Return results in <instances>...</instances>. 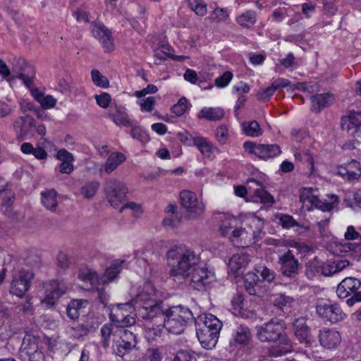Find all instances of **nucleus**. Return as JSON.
I'll list each match as a JSON object with an SVG mask.
<instances>
[{
    "mask_svg": "<svg viewBox=\"0 0 361 361\" xmlns=\"http://www.w3.org/2000/svg\"><path fill=\"white\" fill-rule=\"evenodd\" d=\"M170 274L183 279L189 278L190 286L197 290L214 281L213 271L201 263L200 257L194 250L180 244L173 246L166 254Z\"/></svg>",
    "mask_w": 361,
    "mask_h": 361,
    "instance_id": "1",
    "label": "nucleus"
},
{
    "mask_svg": "<svg viewBox=\"0 0 361 361\" xmlns=\"http://www.w3.org/2000/svg\"><path fill=\"white\" fill-rule=\"evenodd\" d=\"M285 330L286 324L278 319H271L257 327V336L261 342L274 343L269 348V356L281 357L293 351L292 343Z\"/></svg>",
    "mask_w": 361,
    "mask_h": 361,
    "instance_id": "2",
    "label": "nucleus"
},
{
    "mask_svg": "<svg viewBox=\"0 0 361 361\" xmlns=\"http://www.w3.org/2000/svg\"><path fill=\"white\" fill-rule=\"evenodd\" d=\"M192 319L193 314L188 307L182 305L168 307L159 302V320L166 332L180 334Z\"/></svg>",
    "mask_w": 361,
    "mask_h": 361,
    "instance_id": "3",
    "label": "nucleus"
},
{
    "mask_svg": "<svg viewBox=\"0 0 361 361\" xmlns=\"http://www.w3.org/2000/svg\"><path fill=\"white\" fill-rule=\"evenodd\" d=\"M247 190L245 187L238 185L235 188V194L240 197H244L249 194V201L261 203L270 207L274 203V197L269 193L264 188L263 181L255 178H250L247 180Z\"/></svg>",
    "mask_w": 361,
    "mask_h": 361,
    "instance_id": "4",
    "label": "nucleus"
},
{
    "mask_svg": "<svg viewBox=\"0 0 361 361\" xmlns=\"http://www.w3.org/2000/svg\"><path fill=\"white\" fill-rule=\"evenodd\" d=\"M158 295L156 285L151 281L145 283L137 294L136 300L143 303V309L146 315L143 319H149L157 317L158 313Z\"/></svg>",
    "mask_w": 361,
    "mask_h": 361,
    "instance_id": "5",
    "label": "nucleus"
},
{
    "mask_svg": "<svg viewBox=\"0 0 361 361\" xmlns=\"http://www.w3.org/2000/svg\"><path fill=\"white\" fill-rule=\"evenodd\" d=\"M123 263L122 260L115 261L109 268H107L102 278H99L97 274L90 269H81L79 272V279L84 282L89 283L90 286H96L100 284H104L114 279L121 270V265Z\"/></svg>",
    "mask_w": 361,
    "mask_h": 361,
    "instance_id": "6",
    "label": "nucleus"
},
{
    "mask_svg": "<svg viewBox=\"0 0 361 361\" xmlns=\"http://www.w3.org/2000/svg\"><path fill=\"white\" fill-rule=\"evenodd\" d=\"M361 282L353 277L345 278L337 286L336 293L340 298H348L346 303L348 306L354 305L355 302H361V291H357L360 288Z\"/></svg>",
    "mask_w": 361,
    "mask_h": 361,
    "instance_id": "7",
    "label": "nucleus"
},
{
    "mask_svg": "<svg viewBox=\"0 0 361 361\" xmlns=\"http://www.w3.org/2000/svg\"><path fill=\"white\" fill-rule=\"evenodd\" d=\"M128 189L126 185L115 178L106 180L104 183V192L109 204L118 208L125 200Z\"/></svg>",
    "mask_w": 361,
    "mask_h": 361,
    "instance_id": "8",
    "label": "nucleus"
},
{
    "mask_svg": "<svg viewBox=\"0 0 361 361\" xmlns=\"http://www.w3.org/2000/svg\"><path fill=\"white\" fill-rule=\"evenodd\" d=\"M181 206L186 210L190 217H200L205 210V205L197 195L188 190H183L179 195Z\"/></svg>",
    "mask_w": 361,
    "mask_h": 361,
    "instance_id": "9",
    "label": "nucleus"
},
{
    "mask_svg": "<svg viewBox=\"0 0 361 361\" xmlns=\"http://www.w3.org/2000/svg\"><path fill=\"white\" fill-rule=\"evenodd\" d=\"M133 310V307L129 302L116 305L109 314L111 323L121 327L133 325L135 323V319L130 315Z\"/></svg>",
    "mask_w": 361,
    "mask_h": 361,
    "instance_id": "10",
    "label": "nucleus"
},
{
    "mask_svg": "<svg viewBox=\"0 0 361 361\" xmlns=\"http://www.w3.org/2000/svg\"><path fill=\"white\" fill-rule=\"evenodd\" d=\"M243 147L248 153L263 160L273 159L281 153L280 147L276 144H256L252 141H246L243 144Z\"/></svg>",
    "mask_w": 361,
    "mask_h": 361,
    "instance_id": "11",
    "label": "nucleus"
},
{
    "mask_svg": "<svg viewBox=\"0 0 361 361\" xmlns=\"http://www.w3.org/2000/svg\"><path fill=\"white\" fill-rule=\"evenodd\" d=\"M11 72V75L9 79H20L27 87H30L32 84L35 75V71L34 68L23 59L14 60Z\"/></svg>",
    "mask_w": 361,
    "mask_h": 361,
    "instance_id": "12",
    "label": "nucleus"
},
{
    "mask_svg": "<svg viewBox=\"0 0 361 361\" xmlns=\"http://www.w3.org/2000/svg\"><path fill=\"white\" fill-rule=\"evenodd\" d=\"M250 339L251 333L249 328L240 325L233 330L227 350L237 353L249 344Z\"/></svg>",
    "mask_w": 361,
    "mask_h": 361,
    "instance_id": "13",
    "label": "nucleus"
},
{
    "mask_svg": "<svg viewBox=\"0 0 361 361\" xmlns=\"http://www.w3.org/2000/svg\"><path fill=\"white\" fill-rule=\"evenodd\" d=\"M32 278V272L25 269L19 270L13 276L10 293L19 298L23 297L29 290Z\"/></svg>",
    "mask_w": 361,
    "mask_h": 361,
    "instance_id": "14",
    "label": "nucleus"
},
{
    "mask_svg": "<svg viewBox=\"0 0 361 361\" xmlns=\"http://www.w3.org/2000/svg\"><path fill=\"white\" fill-rule=\"evenodd\" d=\"M316 312L322 319L331 323L341 322L346 317L341 307L336 303L321 302L316 306Z\"/></svg>",
    "mask_w": 361,
    "mask_h": 361,
    "instance_id": "15",
    "label": "nucleus"
},
{
    "mask_svg": "<svg viewBox=\"0 0 361 361\" xmlns=\"http://www.w3.org/2000/svg\"><path fill=\"white\" fill-rule=\"evenodd\" d=\"M91 32L94 37L99 41L105 51L111 52L114 50V44L111 32L102 23H92Z\"/></svg>",
    "mask_w": 361,
    "mask_h": 361,
    "instance_id": "16",
    "label": "nucleus"
},
{
    "mask_svg": "<svg viewBox=\"0 0 361 361\" xmlns=\"http://www.w3.org/2000/svg\"><path fill=\"white\" fill-rule=\"evenodd\" d=\"M44 288V297L42 302L51 306L54 305L66 290L65 285L56 280H51L45 283Z\"/></svg>",
    "mask_w": 361,
    "mask_h": 361,
    "instance_id": "17",
    "label": "nucleus"
},
{
    "mask_svg": "<svg viewBox=\"0 0 361 361\" xmlns=\"http://www.w3.org/2000/svg\"><path fill=\"white\" fill-rule=\"evenodd\" d=\"M320 345L329 350L336 348L341 342V336L336 329L324 327L319 331Z\"/></svg>",
    "mask_w": 361,
    "mask_h": 361,
    "instance_id": "18",
    "label": "nucleus"
},
{
    "mask_svg": "<svg viewBox=\"0 0 361 361\" xmlns=\"http://www.w3.org/2000/svg\"><path fill=\"white\" fill-rule=\"evenodd\" d=\"M306 322L307 319L304 317L296 318L293 323V329L299 342L304 343L306 346H310L311 345V332L310 328Z\"/></svg>",
    "mask_w": 361,
    "mask_h": 361,
    "instance_id": "19",
    "label": "nucleus"
},
{
    "mask_svg": "<svg viewBox=\"0 0 361 361\" xmlns=\"http://www.w3.org/2000/svg\"><path fill=\"white\" fill-rule=\"evenodd\" d=\"M281 270L284 276L292 277L298 273V261L295 257L293 251L288 250L279 257Z\"/></svg>",
    "mask_w": 361,
    "mask_h": 361,
    "instance_id": "20",
    "label": "nucleus"
},
{
    "mask_svg": "<svg viewBox=\"0 0 361 361\" xmlns=\"http://www.w3.org/2000/svg\"><path fill=\"white\" fill-rule=\"evenodd\" d=\"M337 173L348 181L358 180L361 176V164L359 161L353 159L338 166Z\"/></svg>",
    "mask_w": 361,
    "mask_h": 361,
    "instance_id": "21",
    "label": "nucleus"
},
{
    "mask_svg": "<svg viewBox=\"0 0 361 361\" xmlns=\"http://www.w3.org/2000/svg\"><path fill=\"white\" fill-rule=\"evenodd\" d=\"M257 239L255 233L242 226H239L235 233L230 236V241L233 245L239 247H248L255 243Z\"/></svg>",
    "mask_w": 361,
    "mask_h": 361,
    "instance_id": "22",
    "label": "nucleus"
},
{
    "mask_svg": "<svg viewBox=\"0 0 361 361\" xmlns=\"http://www.w3.org/2000/svg\"><path fill=\"white\" fill-rule=\"evenodd\" d=\"M218 219L220 221L219 232L224 236H230L235 233L240 221L238 219L229 214H220Z\"/></svg>",
    "mask_w": 361,
    "mask_h": 361,
    "instance_id": "23",
    "label": "nucleus"
},
{
    "mask_svg": "<svg viewBox=\"0 0 361 361\" xmlns=\"http://www.w3.org/2000/svg\"><path fill=\"white\" fill-rule=\"evenodd\" d=\"M196 334L202 346L207 349H212L218 342L219 333H215L204 326H196Z\"/></svg>",
    "mask_w": 361,
    "mask_h": 361,
    "instance_id": "24",
    "label": "nucleus"
},
{
    "mask_svg": "<svg viewBox=\"0 0 361 361\" xmlns=\"http://www.w3.org/2000/svg\"><path fill=\"white\" fill-rule=\"evenodd\" d=\"M119 334V326L112 323L105 324L100 329L101 344L105 349L110 346L111 342L113 344L117 341Z\"/></svg>",
    "mask_w": 361,
    "mask_h": 361,
    "instance_id": "25",
    "label": "nucleus"
},
{
    "mask_svg": "<svg viewBox=\"0 0 361 361\" xmlns=\"http://www.w3.org/2000/svg\"><path fill=\"white\" fill-rule=\"evenodd\" d=\"M334 95L329 92H324L312 95L310 97L311 110L319 112L324 108L331 106L334 102Z\"/></svg>",
    "mask_w": 361,
    "mask_h": 361,
    "instance_id": "26",
    "label": "nucleus"
},
{
    "mask_svg": "<svg viewBox=\"0 0 361 361\" xmlns=\"http://www.w3.org/2000/svg\"><path fill=\"white\" fill-rule=\"evenodd\" d=\"M21 356L28 361H44V353L38 343L33 341L25 345L21 351Z\"/></svg>",
    "mask_w": 361,
    "mask_h": 361,
    "instance_id": "27",
    "label": "nucleus"
},
{
    "mask_svg": "<svg viewBox=\"0 0 361 361\" xmlns=\"http://www.w3.org/2000/svg\"><path fill=\"white\" fill-rule=\"evenodd\" d=\"M204 326L215 333H220L222 322L212 314H204L197 317L195 320V326Z\"/></svg>",
    "mask_w": 361,
    "mask_h": 361,
    "instance_id": "28",
    "label": "nucleus"
},
{
    "mask_svg": "<svg viewBox=\"0 0 361 361\" xmlns=\"http://www.w3.org/2000/svg\"><path fill=\"white\" fill-rule=\"evenodd\" d=\"M95 327L90 323L77 324L68 327L66 330V334L71 338L80 339L87 336Z\"/></svg>",
    "mask_w": 361,
    "mask_h": 361,
    "instance_id": "29",
    "label": "nucleus"
},
{
    "mask_svg": "<svg viewBox=\"0 0 361 361\" xmlns=\"http://www.w3.org/2000/svg\"><path fill=\"white\" fill-rule=\"evenodd\" d=\"M56 159L61 161L59 165V171L61 173L70 174L74 169L73 154L64 149L58 151Z\"/></svg>",
    "mask_w": 361,
    "mask_h": 361,
    "instance_id": "30",
    "label": "nucleus"
},
{
    "mask_svg": "<svg viewBox=\"0 0 361 361\" xmlns=\"http://www.w3.org/2000/svg\"><path fill=\"white\" fill-rule=\"evenodd\" d=\"M109 114V117L116 126H131V121H130L124 108L118 106L117 105H115L114 106H111Z\"/></svg>",
    "mask_w": 361,
    "mask_h": 361,
    "instance_id": "31",
    "label": "nucleus"
},
{
    "mask_svg": "<svg viewBox=\"0 0 361 361\" xmlns=\"http://www.w3.org/2000/svg\"><path fill=\"white\" fill-rule=\"evenodd\" d=\"M317 192V189L314 190L312 188H305L300 190V200L307 209L314 207L318 202Z\"/></svg>",
    "mask_w": 361,
    "mask_h": 361,
    "instance_id": "32",
    "label": "nucleus"
},
{
    "mask_svg": "<svg viewBox=\"0 0 361 361\" xmlns=\"http://www.w3.org/2000/svg\"><path fill=\"white\" fill-rule=\"evenodd\" d=\"M195 146L199 149L200 153L207 158H210L215 153H219V149L213 145L207 138L204 137H197Z\"/></svg>",
    "mask_w": 361,
    "mask_h": 361,
    "instance_id": "33",
    "label": "nucleus"
},
{
    "mask_svg": "<svg viewBox=\"0 0 361 361\" xmlns=\"http://www.w3.org/2000/svg\"><path fill=\"white\" fill-rule=\"evenodd\" d=\"M41 199L43 206L47 209L52 212L56 210L59 204L58 193L54 189H47L42 191Z\"/></svg>",
    "mask_w": 361,
    "mask_h": 361,
    "instance_id": "34",
    "label": "nucleus"
},
{
    "mask_svg": "<svg viewBox=\"0 0 361 361\" xmlns=\"http://www.w3.org/2000/svg\"><path fill=\"white\" fill-rule=\"evenodd\" d=\"M250 261L247 254L244 252L233 255L229 260L228 267L231 271L237 274L240 269H245Z\"/></svg>",
    "mask_w": 361,
    "mask_h": 361,
    "instance_id": "35",
    "label": "nucleus"
},
{
    "mask_svg": "<svg viewBox=\"0 0 361 361\" xmlns=\"http://www.w3.org/2000/svg\"><path fill=\"white\" fill-rule=\"evenodd\" d=\"M87 305V300H72L66 307L67 316L73 320L78 319Z\"/></svg>",
    "mask_w": 361,
    "mask_h": 361,
    "instance_id": "36",
    "label": "nucleus"
},
{
    "mask_svg": "<svg viewBox=\"0 0 361 361\" xmlns=\"http://www.w3.org/2000/svg\"><path fill=\"white\" fill-rule=\"evenodd\" d=\"M126 159V156L118 152L111 153L103 166L104 171L109 174Z\"/></svg>",
    "mask_w": 361,
    "mask_h": 361,
    "instance_id": "37",
    "label": "nucleus"
},
{
    "mask_svg": "<svg viewBox=\"0 0 361 361\" xmlns=\"http://www.w3.org/2000/svg\"><path fill=\"white\" fill-rule=\"evenodd\" d=\"M245 288L251 295L261 296L260 282L258 275L254 273H248L245 278Z\"/></svg>",
    "mask_w": 361,
    "mask_h": 361,
    "instance_id": "38",
    "label": "nucleus"
},
{
    "mask_svg": "<svg viewBox=\"0 0 361 361\" xmlns=\"http://www.w3.org/2000/svg\"><path fill=\"white\" fill-rule=\"evenodd\" d=\"M243 133L247 136L257 137L263 134V130L256 121H244L241 123Z\"/></svg>",
    "mask_w": 361,
    "mask_h": 361,
    "instance_id": "39",
    "label": "nucleus"
},
{
    "mask_svg": "<svg viewBox=\"0 0 361 361\" xmlns=\"http://www.w3.org/2000/svg\"><path fill=\"white\" fill-rule=\"evenodd\" d=\"M224 116V111L219 107H204L199 113L200 118H205L209 121H219Z\"/></svg>",
    "mask_w": 361,
    "mask_h": 361,
    "instance_id": "40",
    "label": "nucleus"
},
{
    "mask_svg": "<svg viewBox=\"0 0 361 361\" xmlns=\"http://www.w3.org/2000/svg\"><path fill=\"white\" fill-rule=\"evenodd\" d=\"M34 123V119L28 116L17 118L13 123V128L20 135H25Z\"/></svg>",
    "mask_w": 361,
    "mask_h": 361,
    "instance_id": "41",
    "label": "nucleus"
},
{
    "mask_svg": "<svg viewBox=\"0 0 361 361\" xmlns=\"http://www.w3.org/2000/svg\"><path fill=\"white\" fill-rule=\"evenodd\" d=\"M236 23L243 27H251L257 22V14L255 11L248 10L236 17Z\"/></svg>",
    "mask_w": 361,
    "mask_h": 361,
    "instance_id": "42",
    "label": "nucleus"
},
{
    "mask_svg": "<svg viewBox=\"0 0 361 361\" xmlns=\"http://www.w3.org/2000/svg\"><path fill=\"white\" fill-rule=\"evenodd\" d=\"M245 227L250 232L255 233V235L259 238L262 233V230L264 226L263 221L254 215H250L246 218Z\"/></svg>",
    "mask_w": 361,
    "mask_h": 361,
    "instance_id": "43",
    "label": "nucleus"
},
{
    "mask_svg": "<svg viewBox=\"0 0 361 361\" xmlns=\"http://www.w3.org/2000/svg\"><path fill=\"white\" fill-rule=\"evenodd\" d=\"M353 246L350 243L334 241L329 245V250L334 255L344 256L353 249Z\"/></svg>",
    "mask_w": 361,
    "mask_h": 361,
    "instance_id": "44",
    "label": "nucleus"
},
{
    "mask_svg": "<svg viewBox=\"0 0 361 361\" xmlns=\"http://www.w3.org/2000/svg\"><path fill=\"white\" fill-rule=\"evenodd\" d=\"M20 149L23 153L26 154H33L38 159H46L47 157V152L42 147L34 148L29 142H25L21 145Z\"/></svg>",
    "mask_w": 361,
    "mask_h": 361,
    "instance_id": "45",
    "label": "nucleus"
},
{
    "mask_svg": "<svg viewBox=\"0 0 361 361\" xmlns=\"http://www.w3.org/2000/svg\"><path fill=\"white\" fill-rule=\"evenodd\" d=\"M342 128L350 131L353 130L352 134L355 137L361 138V123H356L353 118H348L342 120Z\"/></svg>",
    "mask_w": 361,
    "mask_h": 361,
    "instance_id": "46",
    "label": "nucleus"
},
{
    "mask_svg": "<svg viewBox=\"0 0 361 361\" xmlns=\"http://www.w3.org/2000/svg\"><path fill=\"white\" fill-rule=\"evenodd\" d=\"M322 262L317 258L310 261L306 266L305 274L309 279H312L317 274H321Z\"/></svg>",
    "mask_w": 361,
    "mask_h": 361,
    "instance_id": "47",
    "label": "nucleus"
},
{
    "mask_svg": "<svg viewBox=\"0 0 361 361\" xmlns=\"http://www.w3.org/2000/svg\"><path fill=\"white\" fill-rule=\"evenodd\" d=\"M99 186L100 184L97 181L86 183L81 188V194L85 198L91 199L95 195Z\"/></svg>",
    "mask_w": 361,
    "mask_h": 361,
    "instance_id": "48",
    "label": "nucleus"
},
{
    "mask_svg": "<svg viewBox=\"0 0 361 361\" xmlns=\"http://www.w3.org/2000/svg\"><path fill=\"white\" fill-rule=\"evenodd\" d=\"M329 200L330 202H323L319 199L314 207L319 209L322 212H329L338 205V197L335 195H331L329 196Z\"/></svg>",
    "mask_w": 361,
    "mask_h": 361,
    "instance_id": "49",
    "label": "nucleus"
},
{
    "mask_svg": "<svg viewBox=\"0 0 361 361\" xmlns=\"http://www.w3.org/2000/svg\"><path fill=\"white\" fill-rule=\"evenodd\" d=\"M273 302L274 306L280 310H283L284 308L290 307L294 302V300L284 294H279L274 296Z\"/></svg>",
    "mask_w": 361,
    "mask_h": 361,
    "instance_id": "50",
    "label": "nucleus"
},
{
    "mask_svg": "<svg viewBox=\"0 0 361 361\" xmlns=\"http://www.w3.org/2000/svg\"><path fill=\"white\" fill-rule=\"evenodd\" d=\"M156 102L155 97L149 96L138 99L137 104L140 106L141 111L151 112L155 106Z\"/></svg>",
    "mask_w": 361,
    "mask_h": 361,
    "instance_id": "51",
    "label": "nucleus"
},
{
    "mask_svg": "<svg viewBox=\"0 0 361 361\" xmlns=\"http://www.w3.org/2000/svg\"><path fill=\"white\" fill-rule=\"evenodd\" d=\"M91 76L93 83L102 88H107L109 86V81L108 78L102 75L97 69H93L91 71Z\"/></svg>",
    "mask_w": 361,
    "mask_h": 361,
    "instance_id": "52",
    "label": "nucleus"
},
{
    "mask_svg": "<svg viewBox=\"0 0 361 361\" xmlns=\"http://www.w3.org/2000/svg\"><path fill=\"white\" fill-rule=\"evenodd\" d=\"M130 126L132 128L130 135L133 139L137 140L141 142H146L149 140V136L145 130L140 126H133L132 123Z\"/></svg>",
    "mask_w": 361,
    "mask_h": 361,
    "instance_id": "53",
    "label": "nucleus"
},
{
    "mask_svg": "<svg viewBox=\"0 0 361 361\" xmlns=\"http://www.w3.org/2000/svg\"><path fill=\"white\" fill-rule=\"evenodd\" d=\"M114 353L119 357H123L128 353L134 346H128V343L117 338L112 345Z\"/></svg>",
    "mask_w": 361,
    "mask_h": 361,
    "instance_id": "54",
    "label": "nucleus"
},
{
    "mask_svg": "<svg viewBox=\"0 0 361 361\" xmlns=\"http://www.w3.org/2000/svg\"><path fill=\"white\" fill-rule=\"evenodd\" d=\"M118 339L128 343V346H135L137 343L135 336L125 327L119 326Z\"/></svg>",
    "mask_w": 361,
    "mask_h": 361,
    "instance_id": "55",
    "label": "nucleus"
},
{
    "mask_svg": "<svg viewBox=\"0 0 361 361\" xmlns=\"http://www.w3.org/2000/svg\"><path fill=\"white\" fill-rule=\"evenodd\" d=\"M276 218L279 219V223L284 228L299 227L298 223L290 215L280 214Z\"/></svg>",
    "mask_w": 361,
    "mask_h": 361,
    "instance_id": "56",
    "label": "nucleus"
},
{
    "mask_svg": "<svg viewBox=\"0 0 361 361\" xmlns=\"http://www.w3.org/2000/svg\"><path fill=\"white\" fill-rule=\"evenodd\" d=\"M189 5L198 16H204L207 13V4L203 0H189Z\"/></svg>",
    "mask_w": 361,
    "mask_h": 361,
    "instance_id": "57",
    "label": "nucleus"
},
{
    "mask_svg": "<svg viewBox=\"0 0 361 361\" xmlns=\"http://www.w3.org/2000/svg\"><path fill=\"white\" fill-rule=\"evenodd\" d=\"M159 49L161 50V53H163L164 55L176 61H183L188 58V56L183 55L173 54L172 52L173 51V50L171 48V47L168 44L161 45L159 44Z\"/></svg>",
    "mask_w": 361,
    "mask_h": 361,
    "instance_id": "58",
    "label": "nucleus"
},
{
    "mask_svg": "<svg viewBox=\"0 0 361 361\" xmlns=\"http://www.w3.org/2000/svg\"><path fill=\"white\" fill-rule=\"evenodd\" d=\"M188 100L185 97L180 98L171 108V112L178 116H182L188 109Z\"/></svg>",
    "mask_w": 361,
    "mask_h": 361,
    "instance_id": "59",
    "label": "nucleus"
},
{
    "mask_svg": "<svg viewBox=\"0 0 361 361\" xmlns=\"http://www.w3.org/2000/svg\"><path fill=\"white\" fill-rule=\"evenodd\" d=\"M257 273L262 276L263 280L267 281L268 282H271L274 281L276 276L275 272L267 268V267L259 266L255 269Z\"/></svg>",
    "mask_w": 361,
    "mask_h": 361,
    "instance_id": "60",
    "label": "nucleus"
},
{
    "mask_svg": "<svg viewBox=\"0 0 361 361\" xmlns=\"http://www.w3.org/2000/svg\"><path fill=\"white\" fill-rule=\"evenodd\" d=\"M228 17L229 14L226 9L216 7L212 13V20L216 23H221L226 21Z\"/></svg>",
    "mask_w": 361,
    "mask_h": 361,
    "instance_id": "61",
    "label": "nucleus"
},
{
    "mask_svg": "<svg viewBox=\"0 0 361 361\" xmlns=\"http://www.w3.org/2000/svg\"><path fill=\"white\" fill-rule=\"evenodd\" d=\"M232 78L233 73L230 71H226L215 79V85L219 88L225 87L229 84Z\"/></svg>",
    "mask_w": 361,
    "mask_h": 361,
    "instance_id": "62",
    "label": "nucleus"
},
{
    "mask_svg": "<svg viewBox=\"0 0 361 361\" xmlns=\"http://www.w3.org/2000/svg\"><path fill=\"white\" fill-rule=\"evenodd\" d=\"M215 136L220 144H225L228 138V130L227 127L224 125L219 126L216 130Z\"/></svg>",
    "mask_w": 361,
    "mask_h": 361,
    "instance_id": "63",
    "label": "nucleus"
},
{
    "mask_svg": "<svg viewBox=\"0 0 361 361\" xmlns=\"http://www.w3.org/2000/svg\"><path fill=\"white\" fill-rule=\"evenodd\" d=\"M180 141L187 146H195L197 136H192L188 131H183L178 133Z\"/></svg>",
    "mask_w": 361,
    "mask_h": 361,
    "instance_id": "64",
    "label": "nucleus"
}]
</instances>
